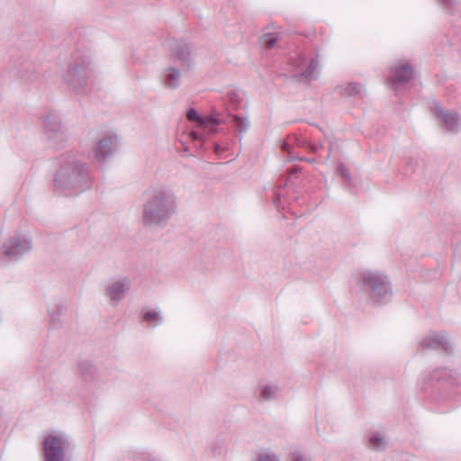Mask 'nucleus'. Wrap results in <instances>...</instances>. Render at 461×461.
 Instances as JSON below:
<instances>
[{
	"instance_id": "nucleus-1",
	"label": "nucleus",
	"mask_w": 461,
	"mask_h": 461,
	"mask_svg": "<svg viewBox=\"0 0 461 461\" xmlns=\"http://www.w3.org/2000/svg\"><path fill=\"white\" fill-rule=\"evenodd\" d=\"M176 195L170 186H151L146 193V200L142 205V223L150 229H163L176 212Z\"/></svg>"
},
{
	"instance_id": "nucleus-2",
	"label": "nucleus",
	"mask_w": 461,
	"mask_h": 461,
	"mask_svg": "<svg viewBox=\"0 0 461 461\" xmlns=\"http://www.w3.org/2000/svg\"><path fill=\"white\" fill-rule=\"evenodd\" d=\"M91 179L86 164L75 156H68L61 161L55 178L54 186L57 192L64 195H72L89 188Z\"/></svg>"
},
{
	"instance_id": "nucleus-3",
	"label": "nucleus",
	"mask_w": 461,
	"mask_h": 461,
	"mask_svg": "<svg viewBox=\"0 0 461 461\" xmlns=\"http://www.w3.org/2000/svg\"><path fill=\"white\" fill-rule=\"evenodd\" d=\"M70 439L60 430L46 432L42 442L43 461H69Z\"/></svg>"
},
{
	"instance_id": "nucleus-4",
	"label": "nucleus",
	"mask_w": 461,
	"mask_h": 461,
	"mask_svg": "<svg viewBox=\"0 0 461 461\" xmlns=\"http://www.w3.org/2000/svg\"><path fill=\"white\" fill-rule=\"evenodd\" d=\"M94 69L86 58H75L63 75L67 84L77 93L82 91L92 77Z\"/></svg>"
},
{
	"instance_id": "nucleus-5",
	"label": "nucleus",
	"mask_w": 461,
	"mask_h": 461,
	"mask_svg": "<svg viewBox=\"0 0 461 461\" xmlns=\"http://www.w3.org/2000/svg\"><path fill=\"white\" fill-rule=\"evenodd\" d=\"M360 279L374 302H383L390 297L389 282L382 273L366 270L361 273Z\"/></svg>"
},
{
	"instance_id": "nucleus-6",
	"label": "nucleus",
	"mask_w": 461,
	"mask_h": 461,
	"mask_svg": "<svg viewBox=\"0 0 461 461\" xmlns=\"http://www.w3.org/2000/svg\"><path fill=\"white\" fill-rule=\"evenodd\" d=\"M32 249L31 241L24 237H11L0 245V258L15 261Z\"/></svg>"
},
{
	"instance_id": "nucleus-7",
	"label": "nucleus",
	"mask_w": 461,
	"mask_h": 461,
	"mask_svg": "<svg viewBox=\"0 0 461 461\" xmlns=\"http://www.w3.org/2000/svg\"><path fill=\"white\" fill-rule=\"evenodd\" d=\"M437 120L449 132H456L460 128V118L456 113L443 110L437 103L432 108Z\"/></svg>"
},
{
	"instance_id": "nucleus-8",
	"label": "nucleus",
	"mask_w": 461,
	"mask_h": 461,
	"mask_svg": "<svg viewBox=\"0 0 461 461\" xmlns=\"http://www.w3.org/2000/svg\"><path fill=\"white\" fill-rule=\"evenodd\" d=\"M457 380L458 375L456 372L447 368H436L424 378L422 388L425 391L428 389L427 384L429 381H437L454 386L457 384Z\"/></svg>"
},
{
	"instance_id": "nucleus-9",
	"label": "nucleus",
	"mask_w": 461,
	"mask_h": 461,
	"mask_svg": "<svg viewBox=\"0 0 461 461\" xmlns=\"http://www.w3.org/2000/svg\"><path fill=\"white\" fill-rule=\"evenodd\" d=\"M117 148V137L115 135H107L102 138L94 147L93 152L98 161L105 160L111 156Z\"/></svg>"
},
{
	"instance_id": "nucleus-10",
	"label": "nucleus",
	"mask_w": 461,
	"mask_h": 461,
	"mask_svg": "<svg viewBox=\"0 0 461 461\" xmlns=\"http://www.w3.org/2000/svg\"><path fill=\"white\" fill-rule=\"evenodd\" d=\"M130 286L131 283L128 278L113 281L107 285L104 294L111 302L119 303L125 297Z\"/></svg>"
},
{
	"instance_id": "nucleus-11",
	"label": "nucleus",
	"mask_w": 461,
	"mask_h": 461,
	"mask_svg": "<svg viewBox=\"0 0 461 461\" xmlns=\"http://www.w3.org/2000/svg\"><path fill=\"white\" fill-rule=\"evenodd\" d=\"M413 75L411 65L407 62H402L391 68L390 82L396 88L409 82Z\"/></svg>"
},
{
	"instance_id": "nucleus-12",
	"label": "nucleus",
	"mask_w": 461,
	"mask_h": 461,
	"mask_svg": "<svg viewBox=\"0 0 461 461\" xmlns=\"http://www.w3.org/2000/svg\"><path fill=\"white\" fill-rule=\"evenodd\" d=\"M420 346L429 349H438L449 352L450 343L442 333L432 332L426 336L420 342Z\"/></svg>"
},
{
	"instance_id": "nucleus-13",
	"label": "nucleus",
	"mask_w": 461,
	"mask_h": 461,
	"mask_svg": "<svg viewBox=\"0 0 461 461\" xmlns=\"http://www.w3.org/2000/svg\"><path fill=\"white\" fill-rule=\"evenodd\" d=\"M294 66L296 67L299 70L298 73L304 79L310 80L313 79L316 77V70L318 68V61L314 59H312L308 63L306 68H303L305 63V59L302 56H298L294 61Z\"/></svg>"
},
{
	"instance_id": "nucleus-14",
	"label": "nucleus",
	"mask_w": 461,
	"mask_h": 461,
	"mask_svg": "<svg viewBox=\"0 0 461 461\" xmlns=\"http://www.w3.org/2000/svg\"><path fill=\"white\" fill-rule=\"evenodd\" d=\"M44 130L49 139H61L63 137L62 126L57 115L50 114L44 121Z\"/></svg>"
},
{
	"instance_id": "nucleus-15",
	"label": "nucleus",
	"mask_w": 461,
	"mask_h": 461,
	"mask_svg": "<svg viewBox=\"0 0 461 461\" xmlns=\"http://www.w3.org/2000/svg\"><path fill=\"white\" fill-rule=\"evenodd\" d=\"M171 51L182 66L190 67L191 52L189 47L183 41H175L171 44Z\"/></svg>"
},
{
	"instance_id": "nucleus-16",
	"label": "nucleus",
	"mask_w": 461,
	"mask_h": 461,
	"mask_svg": "<svg viewBox=\"0 0 461 461\" xmlns=\"http://www.w3.org/2000/svg\"><path fill=\"white\" fill-rule=\"evenodd\" d=\"M181 72L173 67H168L164 69L161 76V82L167 88L175 89L181 84Z\"/></svg>"
},
{
	"instance_id": "nucleus-17",
	"label": "nucleus",
	"mask_w": 461,
	"mask_h": 461,
	"mask_svg": "<svg viewBox=\"0 0 461 461\" xmlns=\"http://www.w3.org/2000/svg\"><path fill=\"white\" fill-rule=\"evenodd\" d=\"M223 122L224 120L221 114L215 113L209 116H205V119L201 121V127L207 130L209 132L213 133L217 131L218 125Z\"/></svg>"
},
{
	"instance_id": "nucleus-18",
	"label": "nucleus",
	"mask_w": 461,
	"mask_h": 461,
	"mask_svg": "<svg viewBox=\"0 0 461 461\" xmlns=\"http://www.w3.org/2000/svg\"><path fill=\"white\" fill-rule=\"evenodd\" d=\"M339 93L343 96H361L364 93V88L360 84L349 83L346 86L339 87Z\"/></svg>"
},
{
	"instance_id": "nucleus-19",
	"label": "nucleus",
	"mask_w": 461,
	"mask_h": 461,
	"mask_svg": "<svg viewBox=\"0 0 461 461\" xmlns=\"http://www.w3.org/2000/svg\"><path fill=\"white\" fill-rule=\"evenodd\" d=\"M280 40L279 32H265L259 39V42L266 50L274 49Z\"/></svg>"
},
{
	"instance_id": "nucleus-20",
	"label": "nucleus",
	"mask_w": 461,
	"mask_h": 461,
	"mask_svg": "<svg viewBox=\"0 0 461 461\" xmlns=\"http://www.w3.org/2000/svg\"><path fill=\"white\" fill-rule=\"evenodd\" d=\"M230 123L234 126L235 131L239 134H242L246 132L249 128V122L247 119L241 118L240 116H233L230 120Z\"/></svg>"
},
{
	"instance_id": "nucleus-21",
	"label": "nucleus",
	"mask_w": 461,
	"mask_h": 461,
	"mask_svg": "<svg viewBox=\"0 0 461 461\" xmlns=\"http://www.w3.org/2000/svg\"><path fill=\"white\" fill-rule=\"evenodd\" d=\"M279 393V388L275 384L265 385L260 393V397L266 401L275 399Z\"/></svg>"
},
{
	"instance_id": "nucleus-22",
	"label": "nucleus",
	"mask_w": 461,
	"mask_h": 461,
	"mask_svg": "<svg viewBox=\"0 0 461 461\" xmlns=\"http://www.w3.org/2000/svg\"><path fill=\"white\" fill-rule=\"evenodd\" d=\"M369 446L373 449L380 450L384 447L385 440L383 436L379 434H374L369 439Z\"/></svg>"
},
{
	"instance_id": "nucleus-23",
	"label": "nucleus",
	"mask_w": 461,
	"mask_h": 461,
	"mask_svg": "<svg viewBox=\"0 0 461 461\" xmlns=\"http://www.w3.org/2000/svg\"><path fill=\"white\" fill-rule=\"evenodd\" d=\"M143 321L154 324V326L159 324L162 321V317L158 312L149 311L144 313Z\"/></svg>"
},
{
	"instance_id": "nucleus-24",
	"label": "nucleus",
	"mask_w": 461,
	"mask_h": 461,
	"mask_svg": "<svg viewBox=\"0 0 461 461\" xmlns=\"http://www.w3.org/2000/svg\"><path fill=\"white\" fill-rule=\"evenodd\" d=\"M186 117L189 121L197 122L201 127V121L205 119V116H200L194 109L187 111Z\"/></svg>"
},
{
	"instance_id": "nucleus-25",
	"label": "nucleus",
	"mask_w": 461,
	"mask_h": 461,
	"mask_svg": "<svg viewBox=\"0 0 461 461\" xmlns=\"http://www.w3.org/2000/svg\"><path fill=\"white\" fill-rule=\"evenodd\" d=\"M254 461H280L275 455L264 454L259 455Z\"/></svg>"
},
{
	"instance_id": "nucleus-26",
	"label": "nucleus",
	"mask_w": 461,
	"mask_h": 461,
	"mask_svg": "<svg viewBox=\"0 0 461 461\" xmlns=\"http://www.w3.org/2000/svg\"><path fill=\"white\" fill-rule=\"evenodd\" d=\"M338 171L345 179H350L349 171L343 164L339 166Z\"/></svg>"
},
{
	"instance_id": "nucleus-27",
	"label": "nucleus",
	"mask_w": 461,
	"mask_h": 461,
	"mask_svg": "<svg viewBox=\"0 0 461 461\" xmlns=\"http://www.w3.org/2000/svg\"><path fill=\"white\" fill-rule=\"evenodd\" d=\"M291 461H309L304 456L299 452H294L291 456Z\"/></svg>"
},
{
	"instance_id": "nucleus-28",
	"label": "nucleus",
	"mask_w": 461,
	"mask_h": 461,
	"mask_svg": "<svg viewBox=\"0 0 461 461\" xmlns=\"http://www.w3.org/2000/svg\"><path fill=\"white\" fill-rule=\"evenodd\" d=\"M438 2L446 9L452 6L453 0H438Z\"/></svg>"
},
{
	"instance_id": "nucleus-29",
	"label": "nucleus",
	"mask_w": 461,
	"mask_h": 461,
	"mask_svg": "<svg viewBox=\"0 0 461 461\" xmlns=\"http://www.w3.org/2000/svg\"><path fill=\"white\" fill-rule=\"evenodd\" d=\"M281 148H282V149H283L284 151L290 152L291 146H290V144H289L288 142L284 141V142L282 143Z\"/></svg>"
},
{
	"instance_id": "nucleus-30",
	"label": "nucleus",
	"mask_w": 461,
	"mask_h": 461,
	"mask_svg": "<svg viewBox=\"0 0 461 461\" xmlns=\"http://www.w3.org/2000/svg\"><path fill=\"white\" fill-rule=\"evenodd\" d=\"M223 148L221 147L220 145L218 144H215L214 145V152L217 154V155H221L222 152H223Z\"/></svg>"
},
{
	"instance_id": "nucleus-31",
	"label": "nucleus",
	"mask_w": 461,
	"mask_h": 461,
	"mask_svg": "<svg viewBox=\"0 0 461 461\" xmlns=\"http://www.w3.org/2000/svg\"><path fill=\"white\" fill-rule=\"evenodd\" d=\"M190 135H191L192 139H194V140H201V135L196 131H192Z\"/></svg>"
},
{
	"instance_id": "nucleus-32",
	"label": "nucleus",
	"mask_w": 461,
	"mask_h": 461,
	"mask_svg": "<svg viewBox=\"0 0 461 461\" xmlns=\"http://www.w3.org/2000/svg\"><path fill=\"white\" fill-rule=\"evenodd\" d=\"M299 171V168L297 167H294L289 170L290 174H294Z\"/></svg>"
},
{
	"instance_id": "nucleus-33",
	"label": "nucleus",
	"mask_w": 461,
	"mask_h": 461,
	"mask_svg": "<svg viewBox=\"0 0 461 461\" xmlns=\"http://www.w3.org/2000/svg\"><path fill=\"white\" fill-rule=\"evenodd\" d=\"M51 325L53 327H56L57 326V323H56V319L53 315H51Z\"/></svg>"
}]
</instances>
